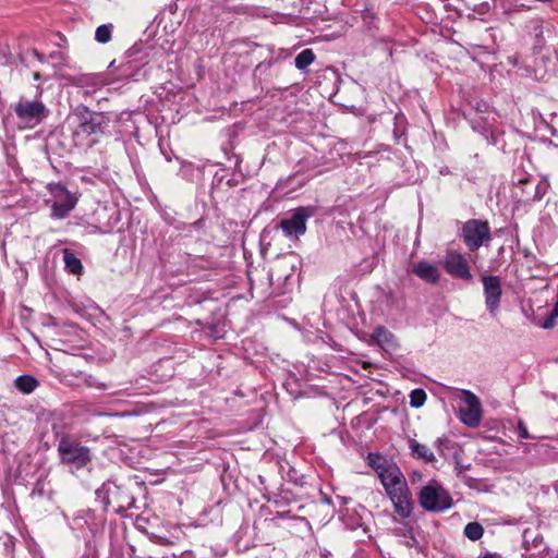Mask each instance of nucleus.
Segmentation results:
<instances>
[{"instance_id":"1","label":"nucleus","mask_w":558,"mask_h":558,"mask_svg":"<svg viewBox=\"0 0 558 558\" xmlns=\"http://www.w3.org/2000/svg\"><path fill=\"white\" fill-rule=\"evenodd\" d=\"M378 477L393 505L395 512L402 519L409 518L413 510L412 497L399 466L396 463L388 465Z\"/></svg>"},{"instance_id":"2","label":"nucleus","mask_w":558,"mask_h":558,"mask_svg":"<svg viewBox=\"0 0 558 558\" xmlns=\"http://www.w3.org/2000/svg\"><path fill=\"white\" fill-rule=\"evenodd\" d=\"M57 451L61 463L68 465L72 472L82 470L92 462L90 449L66 435L59 439Z\"/></svg>"},{"instance_id":"3","label":"nucleus","mask_w":558,"mask_h":558,"mask_svg":"<svg viewBox=\"0 0 558 558\" xmlns=\"http://www.w3.org/2000/svg\"><path fill=\"white\" fill-rule=\"evenodd\" d=\"M418 501L422 508L434 512H442L452 506L450 495L436 481H433L421 488Z\"/></svg>"},{"instance_id":"4","label":"nucleus","mask_w":558,"mask_h":558,"mask_svg":"<svg viewBox=\"0 0 558 558\" xmlns=\"http://www.w3.org/2000/svg\"><path fill=\"white\" fill-rule=\"evenodd\" d=\"M48 190L54 198L51 205V217L64 219L75 208L77 198L60 183H50Z\"/></svg>"},{"instance_id":"5","label":"nucleus","mask_w":558,"mask_h":558,"mask_svg":"<svg viewBox=\"0 0 558 558\" xmlns=\"http://www.w3.org/2000/svg\"><path fill=\"white\" fill-rule=\"evenodd\" d=\"M77 116L80 123L73 133L76 143L82 144L88 136L102 134L104 124L107 120L104 114L89 112L87 109H84Z\"/></svg>"},{"instance_id":"6","label":"nucleus","mask_w":558,"mask_h":558,"mask_svg":"<svg viewBox=\"0 0 558 558\" xmlns=\"http://www.w3.org/2000/svg\"><path fill=\"white\" fill-rule=\"evenodd\" d=\"M462 239L470 251L477 250L490 240L488 223L477 219L466 221L462 228Z\"/></svg>"},{"instance_id":"7","label":"nucleus","mask_w":558,"mask_h":558,"mask_svg":"<svg viewBox=\"0 0 558 558\" xmlns=\"http://www.w3.org/2000/svg\"><path fill=\"white\" fill-rule=\"evenodd\" d=\"M313 210L308 207H298L292 211L290 218L280 221V228L288 238L303 235L306 232V221L312 216Z\"/></svg>"},{"instance_id":"8","label":"nucleus","mask_w":558,"mask_h":558,"mask_svg":"<svg viewBox=\"0 0 558 558\" xmlns=\"http://www.w3.org/2000/svg\"><path fill=\"white\" fill-rule=\"evenodd\" d=\"M14 111L22 122L31 126L39 124L48 116V109L40 101H19Z\"/></svg>"},{"instance_id":"9","label":"nucleus","mask_w":558,"mask_h":558,"mask_svg":"<svg viewBox=\"0 0 558 558\" xmlns=\"http://www.w3.org/2000/svg\"><path fill=\"white\" fill-rule=\"evenodd\" d=\"M460 420L470 427L478 426L482 418L480 399L470 390L463 391V404L460 407Z\"/></svg>"},{"instance_id":"10","label":"nucleus","mask_w":558,"mask_h":558,"mask_svg":"<svg viewBox=\"0 0 558 558\" xmlns=\"http://www.w3.org/2000/svg\"><path fill=\"white\" fill-rule=\"evenodd\" d=\"M442 265L450 276L461 279H471L472 277L466 258L456 251H450L446 254Z\"/></svg>"},{"instance_id":"11","label":"nucleus","mask_w":558,"mask_h":558,"mask_svg":"<svg viewBox=\"0 0 558 558\" xmlns=\"http://www.w3.org/2000/svg\"><path fill=\"white\" fill-rule=\"evenodd\" d=\"M372 339L386 352H395L399 348L395 335L384 326H377L374 329Z\"/></svg>"},{"instance_id":"12","label":"nucleus","mask_w":558,"mask_h":558,"mask_svg":"<svg viewBox=\"0 0 558 558\" xmlns=\"http://www.w3.org/2000/svg\"><path fill=\"white\" fill-rule=\"evenodd\" d=\"M485 303L489 313L494 316L498 310L501 296L500 281H483Z\"/></svg>"},{"instance_id":"13","label":"nucleus","mask_w":558,"mask_h":558,"mask_svg":"<svg viewBox=\"0 0 558 558\" xmlns=\"http://www.w3.org/2000/svg\"><path fill=\"white\" fill-rule=\"evenodd\" d=\"M408 445L413 458L423 460L426 463H430L436 460L433 451L427 446L417 442L415 439H409Z\"/></svg>"},{"instance_id":"14","label":"nucleus","mask_w":558,"mask_h":558,"mask_svg":"<svg viewBox=\"0 0 558 558\" xmlns=\"http://www.w3.org/2000/svg\"><path fill=\"white\" fill-rule=\"evenodd\" d=\"M413 274L423 279H436L438 277V269L427 262H420L414 265Z\"/></svg>"},{"instance_id":"15","label":"nucleus","mask_w":558,"mask_h":558,"mask_svg":"<svg viewBox=\"0 0 558 558\" xmlns=\"http://www.w3.org/2000/svg\"><path fill=\"white\" fill-rule=\"evenodd\" d=\"M367 463L375 471L377 476H379L388 468V465H391L393 462L387 460L381 454L371 452L367 456Z\"/></svg>"},{"instance_id":"16","label":"nucleus","mask_w":558,"mask_h":558,"mask_svg":"<svg viewBox=\"0 0 558 558\" xmlns=\"http://www.w3.org/2000/svg\"><path fill=\"white\" fill-rule=\"evenodd\" d=\"M38 386V380L29 375H21L15 378V387L23 393L33 392Z\"/></svg>"},{"instance_id":"17","label":"nucleus","mask_w":558,"mask_h":558,"mask_svg":"<svg viewBox=\"0 0 558 558\" xmlns=\"http://www.w3.org/2000/svg\"><path fill=\"white\" fill-rule=\"evenodd\" d=\"M63 260L66 269H69L72 275L80 276L82 274L83 265L81 260L69 250H64Z\"/></svg>"},{"instance_id":"18","label":"nucleus","mask_w":558,"mask_h":558,"mask_svg":"<svg viewBox=\"0 0 558 558\" xmlns=\"http://www.w3.org/2000/svg\"><path fill=\"white\" fill-rule=\"evenodd\" d=\"M315 60V54L312 49L302 50L294 60L295 66L299 70H305Z\"/></svg>"},{"instance_id":"19","label":"nucleus","mask_w":558,"mask_h":558,"mask_svg":"<svg viewBox=\"0 0 558 558\" xmlns=\"http://www.w3.org/2000/svg\"><path fill=\"white\" fill-rule=\"evenodd\" d=\"M463 533L470 541L475 542L482 538L484 527L478 522H470L465 525Z\"/></svg>"},{"instance_id":"20","label":"nucleus","mask_w":558,"mask_h":558,"mask_svg":"<svg viewBox=\"0 0 558 558\" xmlns=\"http://www.w3.org/2000/svg\"><path fill=\"white\" fill-rule=\"evenodd\" d=\"M426 401V392L423 389H414L410 393V405L413 408L422 407Z\"/></svg>"},{"instance_id":"21","label":"nucleus","mask_w":558,"mask_h":558,"mask_svg":"<svg viewBox=\"0 0 558 558\" xmlns=\"http://www.w3.org/2000/svg\"><path fill=\"white\" fill-rule=\"evenodd\" d=\"M95 38L98 43L106 44L111 39V28L109 25H100L97 27Z\"/></svg>"},{"instance_id":"22","label":"nucleus","mask_w":558,"mask_h":558,"mask_svg":"<svg viewBox=\"0 0 558 558\" xmlns=\"http://www.w3.org/2000/svg\"><path fill=\"white\" fill-rule=\"evenodd\" d=\"M450 441L447 438H437L434 442L435 447L437 448L438 452L440 454H445V450L448 449Z\"/></svg>"},{"instance_id":"23","label":"nucleus","mask_w":558,"mask_h":558,"mask_svg":"<svg viewBox=\"0 0 558 558\" xmlns=\"http://www.w3.org/2000/svg\"><path fill=\"white\" fill-rule=\"evenodd\" d=\"M518 433H519V436L523 439H529V438H533L530 434H529V430L525 426V424L520 421L519 424H518Z\"/></svg>"},{"instance_id":"24","label":"nucleus","mask_w":558,"mask_h":558,"mask_svg":"<svg viewBox=\"0 0 558 558\" xmlns=\"http://www.w3.org/2000/svg\"><path fill=\"white\" fill-rule=\"evenodd\" d=\"M295 264H296V258L293 257V256H290V257H286L281 260V265L282 266H290V267H295Z\"/></svg>"},{"instance_id":"25","label":"nucleus","mask_w":558,"mask_h":558,"mask_svg":"<svg viewBox=\"0 0 558 558\" xmlns=\"http://www.w3.org/2000/svg\"><path fill=\"white\" fill-rule=\"evenodd\" d=\"M119 501H120V505H119L120 508H129L132 505L131 497L128 495L121 496V500H119Z\"/></svg>"},{"instance_id":"26","label":"nucleus","mask_w":558,"mask_h":558,"mask_svg":"<svg viewBox=\"0 0 558 558\" xmlns=\"http://www.w3.org/2000/svg\"><path fill=\"white\" fill-rule=\"evenodd\" d=\"M120 490V487L118 486H114L113 490L111 488H108V493H109V502H112L114 500H117V495Z\"/></svg>"},{"instance_id":"27","label":"nucleus","mask_w":558,"mask_h":558,"mask_svg":"<svg viewBox=\"0 0 558 558\" xmlns=\"http://www.w3.org/2000/svg\"><path fill=\"white\" fill-rule=\"evenodd\" d=\"M483 558H500V556H498L496 554H487Z\"/></svg>"},{"instance_id":"28","label":"nucleus","mask_w":558,"mask_h":558,"mask_svg":"<svg viewBox=\"0 0 558 558\" xmlns=\"http://www.w3.org/2000/svg\"><path fill=\"white\" fill-rule=\"evenodd\" d=\"M482 279H489V280H493V279H498L497 277H494V276H488V277H483Z\"/></svg>"},{"instance_id":"29","label":"nucleus","mask_w":558,"mask_h":558,"mask_svg":"<svg viewBox=\"0 0 558 558\" xmlns=\"http://www.w3.org/2000/svg\"><path fill=\"white\" fill-rule=\"evenodd\" d=\"M481 7L488 8V4H487V3H485V2H482V3H481Z\"/></svg>"},{"instance_id":"30","label":"nucleus","mask_w":558,"mask_h":558,"mask_svg":"<svg viewBox=\"0 0 558 558\" xmlns=\"http://www.w3.org/2000/svg\"><path fill=\"white\" fill-rule=\"evenodd\" d=\"M292 275L291 274H288L284 276V279H289Z\"/></svg>"}]
</instances>
